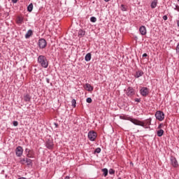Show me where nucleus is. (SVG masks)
I'll list each match as a JSON object with an SVG mask.
<instances>
[{
	"instance_id": "obj_40",
	"label": "nucleus",
	"mask_w": 179,
	"mask_h": 179,
	"mask_svg": "<svg viewBox=\"0 0 179 179\" xmlns=\"http://www.w3.org/2000/svg\"><path fill=\"white\" fill-rule=\"evenodd\" d=\"M105 2H109L110 0H104Z\"/></svg>"
},
{
	"instance_id": "obj_41",
	"label": "nucleus",
	"mask_w": 179,
	"mask_h": 179,
	"mask_svg": "<svg viewBox=\"0 0 179 179\" xmlns=\"http://www.w3.org/2000/svg\"><path fill=\"white\" fill-rule=\"evenodd\" d=\"M0 10H1V6H0Z\"/></svg>"
},
{
	"instance_id": "obj_34",
	"label": "nucleus",
	"mask_w": 179,
	"mask_h": 179,
	"mask_svg": "<svg viewBox=\"0 0 179 179\" xmlns=\"http://www.w3.org/2000/svg\"><path fill=\"white\" fill-rule=\"evenodd\" d=\"M163 127H164V124H160L158 126V129H162V128H163Z\"/></svg>"
},
{
	"instance_id": "obj_16",
	"label": "nucleus",
	"mask_w": 179,
	"mask_h": 179,
	"mask_svg": "<svg viewBox=\"0 0 179 179\" xmlns=\"http://www.w3.org/2000/svg\"><path fill=\"white\" fill-rule=\"evenodd\" d=\"M157 135L159 137L163 136L164 135V130L163 129H159L157 131Z\"/></svg>"
},
{
	"instance_id": "obj_1",
	"label": "nucleus",
	"mask_w": 179,
	"mask_h": 179,
	"mask_svg": "<svg viewBox=\"0 0 179 179\" xmlns=\"http://www.w3.org/2000/svg\"><path fill=\"white\" fill-rule=\"evenodd\" d=\"M128 120L132 122V124H134V125H138L139 127H143L145 129L149 128V126L152 124V119H147L143 122L131 117H129Z\"/></svg>"
},
{
	"instance_id": "obj_2",
	"label": "nucleus",
	"mask_w": 179,
	"mask_h": 179,
	"mask_svg": "<svg viewBox=\"0 0 179 179\" xmlns=\"http://www.w3.org/2000/svg\"><path fill=\"white\" fill-rule=\"evenodd\" d=\"M38 62L41 64L43 68H48V61H47V57L43 55H40L38 58Z\"/></svg>"
},
{
	"instance_id": "obj_21",
	"label": "nucleus",
	"mask_w": 179,
	"mask_h": 179,
	"mask_svg": "<svg viewBox=\"0 0 179 179\" xmlns=\"http://www.w3.org/2000/svg\"><path fill=\"white\" fill-rule=\"evenodd\" d=\"M156 6H157V1L156 0H155L151 3V8L152 9H155V8H156Z\"/></svg>"
},
{
	"instance_id": "obj_15",
	"label": "nucleus",
	"mask_w": 179,
	"mask_h": 179,
	"mask_svg": "<svg viewBox=\"0 0 179 179\" xmlns=\"http://www.w3.org/2000/svg\"><path fill=\"white\" fill-rule=\"evenodd\" d=\"M31 36H33V31L29 29L27 33L25 34V38H29L31 37Z\"/></svg>"
},
{
	"instance_id": "obj_29",
	"label": "nucleus",
	"mask_w": 179,
	"mask_h": 179,
	"mask_svg": "<svg viewBox=\"0 0 179 179\" xmlns=\"http://www.w3.org/2000/svg\"><path fill=\"white\" fill-rule=\"evenodd\" d=\"M115 173V171H114V169H110L109 170V174H114Z\"/></svg>"
},
{
	"instance_id": "obj_17",
	"label": "nucleus",
	"mask_w": 179,
	"mask_h": 179,
	"mask_svg": "<svg viewBox=\"0 0 179 179\" xmlns=\"http://www.w3.org/2000/svg\"><path fill=\"white\" fill-rule=\"evenodd\" d=\"M143 75V71H138L136 73V75L134 76L135 78H141Z\"/></svg>"
},
{
	"instance_id": "obj_24",
	"label": "nucleus",
	"mask_w": 179,
	"mask_h": 179,
	"mask_svg": "<svg viewBox=\"0 0 179 179\" xmlns=\"http://www.w3.org/2000/svg\"><path fill=\"white\" fill-rule=\"evenodd\" d=\"M28 12H31L33 10V3H31L27 7Z\"/></svg>"
},
{
	"instance_id": "obj_23",
	"label": "nucleus",
	"mask_w": 179,
	"mask_h": 179,
	"mask_svg": "<svg viewBox=\"0 0 179 179\" xmlns=\"http://www.w3.org/2000/svg\"><path fill=\"white\" fill-rule=\"evenodd\" d=\"M26 164L27 166H31V159L26 158Z\"/></svg>"
},
{
	"instance_id": "obj_27",
	"label": "nucleus",
	"mask_w": 179,
	"mask_h": 179,
	"mask_svg": "<svg viewBox=\"0 0 179 179\" xmlns=\"http://www.w3.org/2000/svg\"><path fill=\"white\" fill-rule=\"evenodd\" d=\"M71 104H72L73 108H75V107H76V100L73 99V100L71 101Z\"/></svg>"
},
{
	"instance_id": "obj_10",
	"label": "nucleus",
	"mask_w": 179,
	"mask_h": 179,
	"mask_svg": "<svg viewBox=\"0 0 179 179\" xmlns=\"http://www.w3.org/2000/svg\"><path fill=\"white\" fill-rule=\"evenodd\" d=\"M171 163L173 166V167L177 168L178 167V162H177V159L174 157H171Z\"/></svg>"
},
{
	"instance_id": "obj_20",
	"label": "nucleus",
	"mask_w": 179,
	"mask_h": 179,
	"mask_svg": "<svg viewBox=\"0 0 179 179\" xmlns=\"http://www.w3.org/2000/svg\"><path fill=\"white\" fill-rule=\"evenodd\" d=\"M85 31L80 29L79 31H78V37H83V36H85Z\"/></svg>"
},
{
	"instance_id": "obj_5",
	"label": "nucleus",
	"mask_w": 179,
	"mask_h": 179,
	"mask_svg": "<svg viewBox=\"0 0 179 179\" xmlns=\"http://www.w3.org/2000/svg\"><path fill=\"white\" fill-rule=\"evenodd\" d=\"M126 94L129 97H132L135 94V90L132 87H129L126 90Z\"/></svg>"
},
{
	"instance_id": "obj_30",
	"label": "nucleus",
	"mask_w": 179,
	"mask_h": 179,
	"mask_svg": "<svg viewBox=\"0 0 179 179\" xmlns=\"http://www.w3.org/2000/svg\"><path fill=\"white\" fill-rule=\"evenodd\" d=\"M122 7V10H123V12H125V10H127V8H125V6H124L123 4L121 6Z\"/></svg>"
},
{
	"instance_id": "obj_9",
	"label": "nucleus",
	"mask_w": 179,
	"mask_h": 179,
	"mask_svg": "<svg viewBox=\"0 0 179 179\" xmlns=\"http://www.w3.org/2000/svg\"><path fill=\"white\" fill-rule=\"evenodd\" d=\"M15 153L17 157H20L22 155H23V148H22V146L17 147L15 149Z\"/></svg>"
},
{
	"instance_id": "obj_22",
	"label": "nucleus",
	"mask_w": 179,
	"mask_h": 179,
	"mask_svg": "<svg viewBox=\"0 0 179 179\" xmlns=\"http://www.w3.org/2000/svg\"><path fill=\"white\" fill-rule=\"evenodd\" d=\"M102 172L103 173L104 177H107V176H108V169H103Z\"/></svg>"
},
{
	"instance_id": "obj_25",
	"label": "nucleus",
	"mask_w": 179,
	"mask_h": 179,
	"mask_svg": "<svg viewBox=\"0 0 179 179\" xmlns=\"http://www.w3.org/2000/svg\"><path fill=\"white\" fill-rule=\"evenodd\" d=\"M21 164H26V158H21L20 160Z\"/></svg>"
},
{
	"instance_id": "obj_35",
	"label": "nucleus",
	"mask_w": 179,
	"mask_h": 179,
	"mask_svg": "<svg viewBox=\"0 0 179 179\" xmlns=\"http://www.w3.org/2000/svg\"><path fill=\"white\" fill-rule=\"evenodd\" d=\"M175 10H178V12H179V6H176Z\"/></svg>"
},
{
	"instance_id": "obj_26",
	"label": "nucleus",
	"mask_w": 179,
	"mask_h": 179,
	"mask_svg": "<svg viewBox=\"0 0 179 179\" xmlns=\"http://www.w3.org/2000/svg\"><path fill=\"white\" fill-rule=\"evenodd\" d=\"M90 21L92 22V23H96V22H97V18H96L95 17H92L90 18Z\"/></svg>"
},
{
	"instance_id": "obj_18",
	"label": "nucleus",
	"mask_w": 179,
	"mask_h": 179,
	"mask_svg": "<svg viewBox=\"0 0 179 179\" xmlns=\"http://www.w3.org/2000/svg\"><path fill=\"white\" fill-rule=\"evenodd\" d=\"M17 24H22L23 23V17H17Z\"/></svg>"
},
{
	"instance_id": "obj_31",
	"label": "nucleus",
	"mask_w": 179,
	"mask_h": 179,
	"mask_svg": "<svg viewBox=\"0 0 179 179\" xmlns=\"http://www.w3.org/2000/svg\"><path fill=\"white\" fill-rule=\"evenodd\" d=\"M13 124L14 127H17V125H19V123L17 122V121H14Z\"/></svg>"
},
{
	"instance_id": "obj_36",
	"label": "nucleus",
	"mask_w": 179,
	"mask_h": 179,
	"mask_svg": "<svg viewBox=\"0 0 179 179\" xmlns=\"http://www.w3.org/2000/svg\"><path fill=\"white\" fill-rule=\"evenodd\" d=\"M163 19H164V20H167V19H168L167 15H164Z\"/></svg>"
},
{
	"instance_id": "obj_37",
	"label": "nucleus",
	"mask_w": 179,
	"mask_h": 179,
	"mask_svg": "<svg viewBox=\"0 0 179 179\" xmlns=\"http://www.w3.org/2000/svg\"><path fill=\"white\" fill-rule=\"evenodd\" d=\"M135 101H136L137 103H140L141 102V99L137 98V99H135Z\"/></svg>"
},
{
	"instance_id": "obj_19",
	"label": "nucleus",
	"mask_w": 179,
	"mask_h": 179,
	"mask_svg": "<svg viewBox=\"0 0 179 179\" xmlns=\"http://www.w3.org/2000/svg\"><path fill=\"white\" fill-rule=\"evenodd\" d=\"M85 61L89 62L92 59V54L87 53L85 57Z\"/></svg>"
},
{
	"instance_id": "obj_28",
	"label": "nucleus",
	"mask_w": 179,
	"mask_h": 179,
	"mask_svg": "<svg viewBox=\"0 0 179 179\" xmlns=\"http://www.w3.org/2000/svg\"><path fill=\"white\" fill-rule=\"evenodd\" d=\"M101 152V149L100 148H97L95 150V153H100Z\"/></svg>"
},
{
	"instance_id": "obj_11",
	"label": "nucleus",
	"mask_w": 179,
	"mask_h": 179,
	"mask_svg": "<svg viewBox=\"0 0 179 179\" xmlns=\"http://www.w3.org/2000/svg\"><path fill=\"white\" fill-rule=\"evenodd\" d=\"M139 31L141 34V36H146V27L145 26H141L139 29Z\"/></svg>"
},
{
	"instance_id": "obj_6",
	"label": "nucleus",
	"mask_w": 179,
	"mask_h": 179,
	"mask_svg": "<svg viewBox=\"0 0 179 179\" xmlns=\"http://www.w3.org/2000/svg\"><path fill=\"white\" fill-rule=\"evenodd\" d=\"M38 45L40 48H45L47 47V41L44 38H41L38 41Z\"/></svg>"
},
{
	"instance_id": "obj_38",
	"label": "nucleus",
	"mask_w": 179,
	"mask_h": 179,
	"mask_svg": "<svg viewBox=\"0 0 179 179\" xmlns=\"http://www.w3.org/2000/svg\"><path fill=\"white\" fill-rule=\"evenodd\" d=\"M12 2H13V3H17V0H12Z\"/></svg>"
},
{
	"instance_id": "obj_4",
	"label": "nucleus",
	"mask_w": 179,
	"mask_h": 179,
	"mask_svg": "<svg viewBox=\"0 0 179 179\" xmlns=\"http://www.w3.org/2000/svg\"><path fill=\"white\" fill-rule=\"evenodd\" d=\"M155 117L158 121H163L164 120V113L157 110L155 113Z\"/></svg>"
},
{
	"instance_id": "obj_3",
	"label": "nucleus",
	"mask_w": 179,
	"mask_h": 179,
	"mask_svg": "<svg viewBox=\"0 0 179 179\" xmlns=\"http://www.w3.org/2000/svg\"><path fill=\"white\" fill-rule=\"evenodd\" d=\"M96 138H97V133L94 131H90L88 132V139L92 142H94L96 141Z\"/></svg>"
},
{
	"instance_id": "obj_13",
	"label": "nucleus",
	"mask_w": 179,
	"mask_h": 179,
	"mask_svg": "<svg viewBox=\"0 0 179 179\" xmlns=\"http://www.w3.org/2000/svg\"><path fill=\"white\" fill-rule=\"evenodd\" d=\"M85 90H87L88 92H93V87L90 84H85Z\"/></svg>"
},
{
	"instance_id": "obj_39",
	"label": "nucleus",
	"mask_w": 179,
	"mask_h": 179,
	"mask_svg": "<svg viewBox=\"0 0 179 179\" xmlns=\"http://www.w3.org/2000/svg\"><path fill=\"white\" fill-rule=\"evenodd\" d=\"M143 57H148V54L144 53V54L143 55Z\"/></svg>"
},
{
	"instance_id": "obj_33",
	"label": "nucleus",
	"mask_w": 179,
	"mask_h": 179,
	"mask_svg": "<svg viewBox=\"0 0 179 179\" xmlns=\"http://www.w3.org/2000/svg\"><path fill=\"white\" fill-rule=\"evenodd\" d=\"M86 101H87V103H92V98H87Z\"/></svg>"
},
{
	"instance_id": "obj_14",
	"label": "nucleus",
	"mask_w": 179,
	"mask_h": 179,
	"mask_svg": "<svg viewBox=\"0 0 179 179\" xmlns=\"http://www.w3.org/2000/svg\"><path fill=\"white\" fill-rule=\"evenodd\" d=\"M23 99L26 102L30 101L31 100V96H30V95L29 94H24Z\"/></svg>"
},
{
	"instance_id": "obj_32",
	"label": "nucleus",
	"mask_w": 179,
	"mask_h": 179,
	"mask_svg": "<svg viewBox=\"0 0 179 179\" xmlns=\"http://www.w3.org/2000/svg\"><path fill=\"white\" fill-rule=\"evenodd\" d=\"M176 52L179 55V43H178V45L176 47Z\"/></svg>"
},
{
	"instance_id": "obj_12",
	"label": "nucleus",
	"mask_w": 179,
	"mask_h": 179,
	"mask_svg": "<svg viewBox=\"0 0 179 179\" xmlns=\"http://www.w3.org/2000/svg\"><path fill=\"white\" fill-rule=\"evenodd\" d=\"M46 148H48V149H52V148H54V143L52 141L49 140L46 141Z\"/></svg>"
},
{
	"instance_id": "obj_7",
	"label": "nucleus",
	"mask_w": 179,
	"mask_h": 179,
	"mask_svg": "<svg viewBox=\"0 0 179 179\" xmlns=\"http://www.w3.org/2000/svg\"><path fill=\"white\" fill-rule=\"evenodd\" d=\"M25 153L27 155V157H28L29 158L33 159V157H34V151H33L32 150L26 148Z\"/></svg>"
},
{
	"instance_id": "obj_8",
	"label": "nucleus",
	"mask_w": 179,
	"mask_h": 179,
	"mask_svg": "<svg viewBox=\"0 0 179 179\" xmlns=\"http://www.w3.org/2000/svg\"><path fill=\"white\" fill-rule=\"evenodd\" d=\"M140 93L141 96L146 97V96L149 94V89H148V87H142L140 90Z\"/></svg>"
},
{
	"instance_id": "obj_42",
	"label": "nucleus",
	"mask_w": 179,
	"mask_h": 179,
	"mask_svg": "<svg viewBox=\"0 0 179 179\" xmlns=\"http://www.w3.org/2000/svg\"><path fill=\"white\" fill-rule=\"evenodd\" d=\"M0 16H1V13H0Z\"/></svg>"
}]
</instances>
